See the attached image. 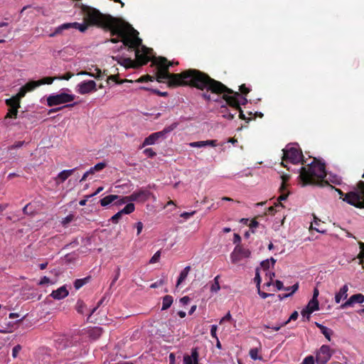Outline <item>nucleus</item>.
Here are the masks:
<instances>
[{
  "mask_svg": "<svg viewBox=\"0 0 364 364\" xmlns=\"http://www.w3.org/2000/svg\"><path fill=\"white\" fill-rule=\"evenodd\" d=\"M101 28L110 31L112 36H117L122 38L123 46H128L135 50L136 61L140 65H145L151 61L157 68V81L167 80L169 86L190 85L203 90L206 89L213 94H223V98L228 105L232 108L239 109L240 118L245 119V114L240 107V105H245L247 100L239 92H233L222 82L210 78L208 75L194 69H189L178 74H171L168 68L172 63L168 64L166 58L152 57V50L142 46V40L139 38V32L130 24L122 22L110 15L101 13Z\"/></svg>",
  "mask_w": 364,
  "mask_h": 364,
  "instance_id": "f257e3e1",
  "label": "nucleus"
},
{
  "mask_svg": "<svg viewBox=\"0 0 364 364\" xmlns=\"http://www.w3.org/2000/svg\"><path fill=\"white\" fill-rule=\"evenodd\" d=\"M309 168L306 169L304 167L300 168V174L299 178L302 183V186L306 185H316L321 184V180H323L327 176L325 169V164L323 163L317 162L315 159L309 165Z\"/></svg>",
  "mask_w": 364,
  "mask_h": 364,
  "instance_id": "f03ea898",
  "label": "nucleus"
},
{
  "mask_svg": "<svg viewBox=\"0 0 364 364\" xmlns=\"http://www.w3.org/2000/svg\"><path fill=\"white\" fill-rule=\"evenodd\" d=\"M358 187L360 192L358 191L348 192L343 200L356 208H364V181L358 182Z\"/></svg>",
  "mask_w": 364,
  "mask_h": 364,
  "instance_id": "7ed1b4c3",
  "label": "nucleus"
},
{
  "mask_svg": "<svg viewBox=\"0 0 364 364\" xmlns=\"http://www.w3.org/2000/svg\"><path fill=\"white\" fill-rule=\"evenodd\" d=\"M66 92H70V90L68 88H63L59 93L50 95L47 98L48 106L53 107L73 102L75 99V95Z\"/></svg>",
  "mask_w": 364,
  "mask_h": 364,
  "instance_id": "20e7f679",
  "label": "nucleus"
},
{
  "mask_svg": "<svg viewBox=\"0 0 364 364\" xmlns=\"http://www.w3.org/2000/svg\"><path fill=\"white\" fill-rule=\"evenodd\" d=\"M55 79V77H46L37 81H29L20 88L19 92L15 95V97L20 101L21 99L26 95L27 92H31L42 85H50L53 82Z\"/></svg>",
  "mask_w": 364,
  "mask_h": 364,
  "instance_id": "39448f33",
  "label": "nucleus"
},
{
  "mask_svg": "<svg viewBox=\"0 0 364 364\" xmlns=\"http://www.w3.org/2000/svg\"><path fill=\"white\" fill-rule=\"evenodd\" d=\"M284 156L283 159L286 161H289L294 164H297L300 162L303 163V154L297 144H288L283 149Z\"/></svg>",
  "mask_w": 364,
  "mask_h": 364,
  "instance_id": "423d86ee",
  "label": "nucleus"
},
{
  "mask_svg": "<svg viewBox=\"0 0 364 364\" xmlns=\"http://www.w3.org/2000/svg\"><path fill=\"white\" fill-rule=\"evenodd\" d=\"M178 125V122H173L171 125L164 127L163 130L150 134L149 136L145 138L141 144V147L155 144L160 139H165L166 137V134L174 130Z\"/></svg>",
  "mask_w": 364,
  "mask_h": 364,
  "instance_id": "0eeeda50",
  "label": "nucleus"
},
{
  "mask_svg": "<svg viewBox=\"0 0 364 364\" xmlns=\"http://www.w3.org/2000/svg\"><path fill=\"white\" fill-rule=\"evenodd\" d=\"M70 28H75L79 30L80 32H85L87 29V23H80L77 22H73V23H65L59 26L56 27L55 28V31L53 33H50L49 35L50 37H54L58 34H60L63 33L65 30H68Z\"/></svg>",
  "mask_w": 364,
  "mask_h": 364,
  "instance_id": "6e6552de",
  "label": "nucleus"
},
{
  "mask_svg": "<svg viewBox=\"0 0 364 364\" xmlns=\"http://www.w3.org/2000/svg\"><path fill=\"white\" fill-rule=\"evenodd\" d=\"M97 90V84L94 80H87L78 83L75 87V91L80 95H87Z\"/></svg>",
  "mask_w": 364,
  "mask_h": 364,
  "instance_id": "1a4fd4ad",
  "label": "nucleus"
},
{
  "mask_svg": "<svg viewBox=\"0 0 364 364\" xmlns=\"http://www.w3.org/2000/svg\"><path fill=\"white\" fill-rule=\"evenodd\" d=\"M331 356L330 347L327 345H323L316 353V362L317 364H326Z\"/></svg>",
  "mask_w": 364,
  "mask_h": 364,
  "instance_id": "9d476101",
  "label": "nucleus"
},
{
  "mask_svg": "<svg viewBox=\"0 0 364 364\" xmlns=\"http://www.w3.org/2000/svg\"><path fill=\"white\" fill-rule=\"evenodd\" d=\"M251 252L249 249L237 245L231 254V260L233 263H236L242 258H247L250 256Z\"/></svg>",
  "mask_w": 364,
  "mask_h": 364,
  "instance_id": "9b49d317",
  "label": "nucleus"
},
{
  "mask_svg": "<svg viewBox=\"0 0 364 364\" xmlns=\"http://www.w3.org/2000/svg\"><path fill=\"white\" fill-rule=\"evenodd\" d=\"M134 209H135V206H134V203H127L123 209H122L121 210L117 212L116 214H114L110 218L109 220L112 223L117 224L119 223V220L122 218L123 214H130L134 211Z\"/></svg>",
  "mask_w": 364,
  "mask_h": 364,
  "instance_id": "f8f14e48",
  "label": "nucleus"
},
{
  "mask_svg": "<svg viewBox=\"0 0 364 364\" xmlns=\"http://www.w3.org/2000/svg\"><path fill=\"white\" fill-rule=\"evenodd\" d=\"M183 364H199V351L198 348H193L191 355L185 354L183 355Z\"/></svg>",
  "mask_w": 364,
  "mask_h": 364,
  "instance_id": "ddd939ff",
  "label": "nucleus"
},
{
  "mask_svg": "<svg viewBox=\"0 0 364 364\" xmlns=\"http://www.w3.org/2000/svg\"><path fill=\"white\" fill-rule=\"evenodd\" d=\"M364 302V295L362 294H356L352 295L345 303L341 304V308L345 309L355 304H363Z\"/></svg>",
  "mask_w": 364,
  "mask_h": 364,
  "instance_id": "4468645a",
  "label": "nucleus"
},
{
  "mask_svg": "<svg viewBox=\"0 0 364 364\" xmlns=\"http://www.w3.org/2000/svg\"><path fill=\"white\" fill-rule=\"evenodd\" d=\"M149 192L147 191L140 190L139 191L133 192L131 195L127 196L130 202L132 201H144L148 198Z\"/></svg>",
  "mask_w": 364,
  "mask_h": 364,
  "instance_id": "2eb2a0df",
  "label": "nucleus"
},
{
  "mask_svg": "<svg viewBox=\"0 0 364 364\" xmlns=\"http://www.w3.org/2000/svg\"><path fill=\"white\" fill-rule=\"evenodd\" d=\"M328 178L326 180H321L320 186H324L326 185H329V183H334L336 185H339L341 183V178L336 174L328 173L327 174Z\"/></svg>",
  "mask_w": 364,
  "mask_h": 364,
  "instance_id": "dca6fc26",
  "label": "nucleus"
},
{
  "mask_svg": "<svg viewBox=\"0 0 364 364\" xmlns=\"http://www.w3.org/2000/svg\"><path fill=\"white\" fill-rule=\"evenodd\" d=\"M106 167V164L105 162H100L95 165L94 166L91 167L88 171H87L80 180V182H82L87 179L88 176L90 174H93L95 171H99L102 170L104 168Z\"/></svg>",
  "mask_w": 364,
  "mask_h": 364,
  "instance_id": "f3484780",
  "label": "nucleus"
},
{
  "mask_svg": "<svg viewBox=\"0 0 364 364\" xmlns=\"http://www.w3.org/2000/svg\"><path fill=\"white\" fill-rule=\"evenodd\" d=\"M68 294L69 292L67 290L65 286H62L56 290H53L50 294V296H52L54 299L60 300L65 298Z\"/></svg>",
  "mask_w": 364,
  "mask_h": 364,
  "instance_id": "a211bd4d",
  "label": "nucleus"
},
{
  "mask_svg": "<svg viewBox=\"0 0 364 364\" xmlns=\"http://www.w3.org/2000/svg\"><path fill=\"white\" fill-rule=\"evenodd\" d=\"M348 287L347 284L343 285L338 293L335 295V301L336 304H339L342 299H345L348 296Z\"/></svg>",
  "mask_w": 364,
  "mask_h": 364,
  "instance_id": "6ab92c4d",
  "label": "nucleus"
},
{
  "mask_svg": "<svg viewBox=\"0 0 364 364\" xmlns=\"http://www.w3.org/2000/svg\"><path fill=\"white\" fill-rule=\"evenodd\" d=\"M315 324L320 329L321 333L326 337V338L331 341V336L333 334V331L319 323L316 322Z\"/></svg>",
  "mask_w": 364,
  "mask_h": 364,
  "instance_id": "aec40b11",
  "label": "nucleus"
},
{
  "mask_svg": "<svg viewBox=\"0 0 364 364\" xmlns=\"http://www.w3.org/2000/svg\"><path fill=\"white\" fill-rule=\"evenodd\" d=\"M191 270L190 266H186L185 268H183V270L180 272L179 277L178 278L177 282H176V287H179L187 278L188 274Z\"/></svg>",
  "mask_w": 364,
  "mask_h": 364,
  "instance_id": "412c9836",
  "label": "nucleus"
},
{
  "mask_svg": "<svg viewBox=\"0 0 364 364\" xmlns=\"http://www.w3.org/2000/svg\"><path fill=\"white\" fill-rule=\"evenodd\" d=\"M173 299L171 295H166L163 297L161 311L168 309L173 304Z\"/></svg>",
  "mask_w": 364,
  "mask_h": 364,
  "instance_id": "4be33fe9",
  "label": "nucleus"
},
{
  "mask_svg": "<svg viewBox=\"0 0 364 364\" xmlns=\"http://www.w3.org/2000/svg\"><path fill=\"white\" fill-rule=\"evenodd\" d=\"M6 104L10 108H13L14 111H16V108L20 107V101L17 100L15 96L6 100Z\"/></svg>",
  "mask_w": 364,
  "mask_h": 364,
  "instance_id": "5701e85b",
  "label": "nucleus"
},
{
  "mask_svg": "<svg viewBox=\"0 0 364 364\" xmlns=\"http://www.w3.org/2000/svg\"><path fill=\"white\" fill-rule=\"evenodd\" d=\"M119 198L117 195H109L100 200V205L102 206H107L112 203Z\"/></svg>",
  "mask_w": 364,
  "mask_h": 364,
  "instance_id": "b1692460",
  "label": "nucleus"
},
{
  "mask_svg": "<svg viewBox=\"0 0 364 364\" xmlns=\"http://www.w3.org/2000/svg\"><path fill=\"white\" fill-rule=\"evenodd\" d=\"M102 332H103V331L101 327L96 326L90 331L89 334H90V338L96 340L101 336V335L102 334Z\"/></svg>",
  "mask_w": 364,
  "mask_h": 364,
  "instance_id": "393cba45",
  "label": "nucleus"
},
{
  "mask_svg": "<svg viewBox=\"0 0 364 364\" xmlns=\"http://www.w3.org/2000/svg\"><path fill=\"white\" fill-rule=\"evenodd\" d=\"M222 108H223V109L221 111V112L223 113V117L228 119H232L234 118L235 115L236 114V113L237 112V111H239V109L237 108H233L234 112L232 113L228 111L227 107H222Z\"/></svg>",
  "mask_w": 364,
  "mask_h": 364,
  "instance_id": "a878e982",
  "label": "nucleus"
},
{
  "mask_svg": "<svg viewBox=\"0 0 364 364\" xmlns=\"http://www.w3.org/2000/svg\"><path fill=\"white\" fill-rule=\"evenodd\" d=\"M290 289H291V291L290 293L278 295L279 300H283L286 298H288V297L292 296L298 290L299 283L294 284L293 286L290 287Z\"/></svg>",
  "mask_w": 364,
  "mask_h": 364,
  "instance_id": "bb28decb",
  "label": "nucleus"
},
{
  "mask_svg": "<svg viewBox=\"0 0 364 364\" xmlns=\"http://www.w3.org/2000/svg\"><path fill=\"white\" fill-rule=\"evenodd\" d=\"M309 309H311L313 312L319 309L318 299H311L306 306Z\"/></svg>",
  "mask_w": 364,
  "mask_h": 364,
  "instance_id": "cd10ccee",
  "label": "nucleus"
},
{
  "mask_svg": "<svg viewBox=\"0 0 364 364\" xmlns=\"http://www.w3.org/2000/svg\"><path fill=\"white\" fill-rule=\"evenodd\" d=\"M250 358L254 360H262V357L259 355V349L257 348H251L249 352Z\"/></svg>",
  "mask_w": 364,
  "mask_h": 364,
  "instance_id": "c85d7f7f",
  "label": "nucleus"
},
{
  "mask_svg": "<svg viewBox=\"0 0 364 364\" xmlns=\"http://www.w3.org/2000/svg\"><path fill=\"white\" fill-rule=\"evenodd\" d=\"M25 144H28L25 141H16L14 144L8 146L7 151L9 153L11 154V151H14L16 149H20Z\"/></svg>",
  "mask_w": 364,
  "mask_h": 364,
  "instance_id": "c756f323",
  "label": "nucleus"
},
{
  "mask_svg": "<svg viewBox=\"0 0 364 364\" xmlns=\"http://www.w3.org/2000/svg\"><path fill=\"white\" fill-rule=\"evenodd\" d=\"M89 277H85L83 279H77L74 282V287L76 290L80 289L82 286H84L87 281L89 280Z\"/></svg>",
  "mask_w": 364,
  "mask_h": 364,
  "instance_id": "7c9ffc66",
  "label": "nucleus"
},
{
  "mask_svg": "<svg viewBox=\"0 0 364 364\" xmlns=\"http://www.w3.org/2000/svg\"><path fill=\"white\" fill-rule=\"evenodd\" d=\"M219 277H220L219 275H218L214 278V282L211 284V287H210V291L212 292H217L220 289V284H219Z\"/></svg>",
  "mask_w": 364,
  "mask_h": 364,
  "instance_id": "2f4dec72",
  "label": "nucleus"
},
{
  "mask_svg": "<svg viewBox=\"0 0 364 364\" xmlns=\"http://www.w3.org/2000/svg\"><path fill=\"white\" fill-rule=\"evenodd\" d=\"M86 308V305L82 300H78L76 304V311L81 314H84L85 309Z\"/></svg>",
  "mask_w": 364,
  "mask_h": 364,
  "instance_id": "473e14b6",
  "label": "nucleus"
},
{
  "mask_svg": "<svg viewBox=\"0 0 364 364\" xmlns=\"http://www.w3.org/2000/svg\"><path fill=\"white\" fill-rule=\"evenodd\" d=\"M68 178V176L64 173L63 171H62L58 174L57 177L55 178V181L57 183L60 184L63 183Z\"/></svg>",
  "mask_w": 364,
  "mask_h": 364,
  "instance_id": "72a5a7b5",
  "label": "nucleus"
},
{
  "mask_svg": "<svg viewBox=\"0 0 364 364\" xmlns=\"http://www.w3.org/2000/svg\"><path fill=\"white\" fill-rule=\"evenodd\" d=\"M77 102H73L72 104H67L64 106H62V107H55V108H52L50 109L49 111H48V114H51V113H54V112H58L61 109H63V108L65 107H73V106H75V105H77Z\"/></svg>",
  "mask_w": 364,
  "mask_h": 364,
  "instance_id": "f704fd0d",
  "label": "nucleus"
},
{
  "mask_svg": "<svg viewBox=\"0 0 364 364\" xmlns=\"http://www.w3.org/2000/svg\"><path fill=\"white\" fill-rule=\"evenodd\" d=\"M190 147L202 148L206 146L205 141H198L189 143Z\"/></svg>",
  "mask_w": 364,
  "mask_h": 364,
  "instance_id": "c9c22d12",
  "label": "nucleus"
},
{
  "mask_svg": "<svg viewBox=\"0 0 364 364\" xmlns=\"http://www.w3.org/2000/svg\"><path fill=\"white\" fill-rule=\"evenodd\" d=\"M90 76L95 79L100 80L102 78L103 75L101 70H100L99 68H95V72L91 73V75H90Z\"/></svg>",
  "mask_w": 364,
  "mask_h": 364,
  "instance_id": "e433bc0d",
  "label": "nucleus"
},
{
  "mask_svg": "<svg viewBox=\"0 0 364 364\" xmlns=\"http://www.w3.org/2000/svg\"><path fill=\"white\" fill-rule=\"evenodd\" d=\"M313 313V311L311 309H309L308 308L305 307L302 309L301 311V314L304 318H306L307 320L310 319L311 314Z\"/></svg>",
  "mask_w": 364,
  "mask_h": 364,
  "instance_id": "4c0bfd02",
  "label": "nucleus"
},
{
  "mask_svg": "<svg viewBox=\"0 0 364 364\" xmlns=\"http://www.w3.org/2000/svg\"><path fill=\"white\" fill-rule=\"evenodd\" d=\"M143 152L149 158H153L156 155V153L151 148H146Z\"/></svg>",
  "mask_w": 364,
  "mask_h": 364,
  "instance_id": "58836bf2",
  "label": "nucleus"
},
{
  "mask_svg": "<svg viewBox=\"0 0 364 364\" xmlns=\"http://www.w3.org/2000/svg\"><path fill=\"white\" fill-rule=\"evenodd\" d=\"M130 200L129 199L127 198V196H124V197H119L117 199V201L115 202V204L117 205H121L122 204H125L127 203H129Z\"/></svg>",
  "mask_w": 364,
  "mask_h": 364,
  "instance_id": "ea45409f",
  "label": "nucleus"
},
{
  "mask_svg": "<svg viewBox=\"0 0 364 364\" xmlns=\"http://www.w3.org/2000/svg\"><path fill=\"white\" fill-rule=\"evenodd\" d=\"M274 285H275L276 288L277 289V290L289 291V289H290V287H284L283 285V282L280 280H276Z\"/></svg>",
  "mask_w": 364,
  "mask_h": 364,
  "instance_id": "a19ab883",
  "label": "nucleus"
},
{
  "mask_svg": "<svg viewBox=\"0 0 364 364\" xmlns=\"http://www.w3.org/2000/svg\"><path fill=\"white\" fill-rule=\"evenodd\" d=\"M160 257H161V252L159 250L150 259L149 263L154 264V263L159 262Z\"/></svg>",
  "mask_w": 364,
  "mask_h": 364,
  "instance_id": "79ce46f5",
  "label": "nucleus"
},
{
  "mask_svg": "<svg viewBox=\"0 0 364 364\" xmlns=\"http://www.w3.org/2000/svg\"><path fill=\"white\" fill-rule=\"evenodd\" d=\"M18 108H16V111H14L13 109V108H10L9 109L8 113L6 114V118H11V117L16 118V116L18 114Z\"/></svg>",
  "mask_w": 364,
  "mask_h": 364,
  "instance_id": "37998d69",
  "label": "nucleus"
},
{
  "mask_svg": "<svg viewBox=\"0 0 364 364\" xmlns=\"http://www.w3.org/2000/svg\"><path fill=\"white\" fill-rule=\"evenodd\" d=\"M22 347L21 345L18 344L15 346L12 349V356L13 358H16L18 353L21 350Z\"/></svg>",
  "mask_w": 364,
  "mask_h": 364,
  "instance_id": "c03bdc74",
  "label": "nucleus"
},
{
  "mask_svg": "<svg viewBox=\"0 0 364 364\" xmlns=\"http://www.w3.org/2000/svg\"><path fill=\"white\" fill-rule=\"evenodd\" d=\"M314 363H315V359H314V356L308 355L303 360L301 364H314Z\"/></svg>",
  "mask_w": 364,
  "mask_h": 364,
  "instance_id": "a18cd8bd",
  "label": "nucleus"
},
{
  "mask_svg": "<svg viewBox=\"0 0 364 364\" xmlns=\"http://www.w3.org/2000/svg\"><path fill=\"white\" fill-rule=\"evenodd\" d=\"M254 280L256 282L257 289H259L260 283H261V277H260L258 269H256V273H255V277L254 278Z\"/></svg>",
  "mask_w": 364,
  "mask_h": 364,
  "instance_id": "49530a36",
  "label": "nucleus"
},
{
  "mask_svg": "<svg viewBox=\"0 0 364 364\" xmlns=\"http://www.w3.org/2000/svg\"><path fill=\"white\" fill-rule=\"evenodd\" d=\"M203 97L207 101H218V97H215L214 96H212L210 94H208L206 92L202 94Z\"/></svg>",
  "mask_w": 364,
  "mask_h": 364,
  "instance_id": "de8ad7c7",
  "label": "nucleus"
},
{
  "mask_svg": "<svg viewBox=\"0 0 364 364\" xmlns=\"http://www.w3.org/2000/svg\"><path fill=\"white\" fill-rule=\"evenodd\" d=\"M165 283V280L164 279H161L157 280L156 282L151 284L150 287L152 289H155L162 286Z\"/></svg>",
  "mask_w": 364,
  "mask_h": 364,
  "instance_id": "09e8293b",
  "label": "nucleus"
},
{
  "mask_svg": "<svg viewBox=\"0 0 364 364\" xmlns=\"http://www.w3.org/2000/svg\"><path fill=\"white\" fill-rule=\"evenodd\" d=\"M119 275H120V267H117L116 270H115V275L111 282V284L110 286L112 287V285H114V284L117 281V279H119Z\"/></svg>",
  "mask_w": 364,
  "mask_h": 364,
  "instance_id": "8fccbe9b",
  "label": "nucleus"
},
{
  "mask_svg": "<svg viewBox=\"0 0 364 364\" xmlns=\"http://www.w3.org/2000/svg\"><path fill=\"white\" fill-rule=\"evenodd\" d=\"M196 213V211L193 210L192 212H183L182 213L180 216L186 220H188L191 216H193Z\"/></svg>",
  "mask_w": 364,
  "mask_h": 364,
  "instance_id": "3c124183",
  "label": "nucleus"
},
{
  "mask_svg": "<svg viewBox=\"0 0 364 364\" xmlns=\"http://www.w3.org/2000/svg\"><path fill=\"white\" fill-rule=\"evenodd\" d=\"M217 328H218V326L216 325H212L210 327V335L215 340H218V338L217 336V333H216Z\"/></svg>",
  "mask_w": 364,
  "mask_h": 364,
  "instance_id": "603ef678",
  "label": "nucleus"
},
{
  "mask_svg": "<svg viewBox=\"0 0 364 364\" xmlns=\"http://www.w3.org/2000/svg\"><path fill=\"white\" fill-rule=\"evenodd\" d=\"M258 226H259V223L255 220H252L249 225L250 229L252 233L255 232V229Z\"/></svg>",
  "mask_w": 364,
  "mask_h": 364,
  "instance_id": "864d4df0",
  "label": "nucleus"
},
{
  "mask_svg": "<svg viewBox=\"0 0 364 364\" xmlns=\"http://www.w3.org/2000/svg\"><path fill=\"white\" fill-rule=\"evenodd\" d=\"M298 316H299V314H298V312H297L296 311H294L291 314V316H289V319H288L287 321H285V322L284 323V324H287V323H289L290 321H295V320H296V319H297V318H298Z\"/></svg>",
  "mask_w": 364,
  "mask_h": 364,
  "instance_id": "5fc2aeb1",
  "label": "nucleus"
},
{
  "mask_svg": "<svg viewBox=\"0 0 364 364\" xmlns=\"http://www.w3.org/2000/svg\"><path fill=\"white\" fill-rule=\"evenodd\" d=\"M257 293L262 298V299H266L267 297H269V296H274L273 294H269V293H266V292H263L260 290V288L259 289H257Z\"/></svg>",
  "mask_w": 364,
  "mask_h": 364,
  "instance_id": "6e6d98bb",
  "label": "nucleus"
},
{
  "mask_svg": "<svg viewBox=\"0 0 364 364\" xmlns=\"http://www.w3.org/2000/svg\"><path fill=\"white\" fill-rule=\"evenodd\" d=\"M360 248L362 249V252L359 255V258L360 259V264H361L363 265V267H364V261H363V257H364V244L363 243H360Z\"/></svg>",
  "mask_w": 364,
  "mask_h": 364,
  "instance_id": "4d7b16f0",
  "label": "nucleus"
},
{
  "mask_svg": "<svg viewBox=\"0 0 364 364\" xmlns=\"http://www.w3.org/2000/svg\"><path fill=\"white\" fill-rule=\"evenodd\" d=\"M191 299L188 296H185L180 299V302L183 306H186L189 304Z\"/></svg>",
  "mask_w": 364,
  "mask_h": 364,
  "instance_id": "13d9d810",
  "label": "nucleus"
},
{
  "mask_svg": "<svg viewBox=\"0 0 364 364\" xmlns=\"http://www.w3.org/2000/svg\"><path fill=\"white\" fill-rule=\"evenodd\" d=\"M148 80H151L152 81V77L149 75H145V76H142L141 77H139L138 80H137V82H146Z\"/></svg>",
  "mask_w": 364,
  "mask_h": 364,
  "instance_id": "bf43d9fd",
  "label": "nucleus"
},
{
  "mask_svg": "<svg viewBox=\"0 0 364 364\" xmlns=\"http://www.w3.org/2000/svg\"><path fill=\"white\" fill-rule=\"evenodd\" d=\"M231 318H232L231 314H230V312H228L225 316H223L220 319V323L221 324V323H223L225 321H230Z\"/></svg>",
  "mask_w": 364,
  "mask_h": 364,
  "instance_id": "052dcab7",
  "label": "nucleus"
},
{
  "mask_svg": "<svg viewBox=\"0 0 364 364\" xmlns=\"http://www.w3.org/2000/svg\"><path fill=\"white\" fill-rule=\"evenodd\" d=\"M136 230H137V235H139L141 232V230L143 229V223L141 222H137L136 223Z\"/></svg>",
  "mask_w": 364,
  "mask_h": 364,
  "instance_id": "680f3d73",
  "label": "nucleus"
},
{
  "mask_svg": "<svg viewBox=\"0 0 364 364\" xmlns=\"http://www.w3.org/2000/svg\"><path fill=\"white\" fill-rule=\"evenodd\" d=\"M250 89L248 87H247L245 86V85H242L240 86V91L242 93V94H247L249 92H250Z\"/></svg>",
  "mask_w": 364,
  "mask_h": 364,
  "instance_id": "e2e57ef3",
  "label": "nucleus"
},
{
  "mask_svg": "<svg viewBox=\"0 0 364 364\" xmlns=\"http://www.w3.org/2000/svg\"><path fill=\"white\" fill-rule=\"evenodd\" d=\"M269 260L266 259L261 262V266L264 269H268L269 268Z\"/></svg>",
  "mask_w": 364,
  "mask_h": 364,
  "instance_id": "0e129e2a",
  "label": "nucleus"
},
{
  "mask_svg": "<svg viewBox=\"0 0 364 364\" xmlns=\"http://www.w3.org/2000/svg\"><path fill=\"white\" fill-rule=\"evenodd\" d=\"M205 144L206 146H210L212 147H215L218 145L217 140H206Z\"/></svg>",
  "mask_w": 364,
  "mask_h": 364,
  "instance_id": "69168bd1",
  "label": "nucleus"
},
{
  "mask_svg": "<svg viewBox=\"0 0 364 364\" xmlns=\"http://www.w3.org/2000/svg\"><path fill=\"white\" fill-rule=\"evenodd\" d=\"M241 241V237L237 234V233H235L234 234V237H233V243L235 244H239Z\"/></svg>",
  "mask_w": 364,
  "mask_h": 364,
  "instance_id": "338daca9",
  "label": "nucleus"
},
{
  "mask_svg": "<svg viewBox=\"0 0 364 364\" xmlns=\"http://www.w3.org/2000/svg\"><path fill=\"white\" fill-rule=\"evenodd\" d=\"M168 358H169V364H175L176 357H175L174 353H170Z\"/></svg>",
  "mask_w": 364,
  "mask_h": 364,
  "instance_id": "774afa93",
  "label": "nucleus"
}]
</instances>
